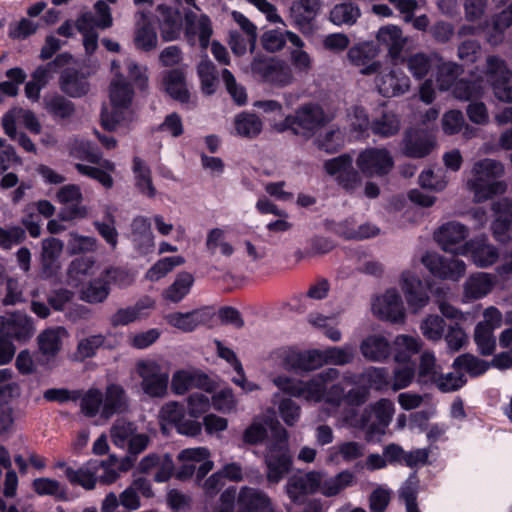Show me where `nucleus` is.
<instances>
[{"label":"nucleus","mask_w":512,"mask_h":512,"mask_svg":"<svg viewBox=\"0 0 512 512\" xmlns=\"http://www.w3.org/2000/svg\"><path fill=\"white\" fill-rule=\"evenodd\" d=\"M353 167V158L342 154L324 163L327 174L334 176L337 184L345 191L353 193L362 184V176L381 178L387 176L394 167V159L386 148L369 147L359 152Z\"/></svg>","instance_id":"1"},{"label":"nucleus","mask_w":512,"mask_h":512,"mask_svg":"<svg viewBox=\"0 0 512 512\" xmlns=\"http://www.w3.org/2000/svg\"><path fill=\"white\" fill-rule=\"evenodd\" d=\"M268 428L271 430L272 438L265 454L266 476L269 483L277 484L290 471L292 465L287 431L272 420L256 418L244 431L243 440L249 444L259 443L267 437Z\"/></svg>","instance_id":"2"},{"label":"nucleus","mask_w":512,"mask_h":512,"mask_svg":"<svg viewBox=\"0 0 512 512\" xmlns=\"http://www.w3.org/2000/svg\"><path fill=\"white\" fill-rule=\"evenodd\" d=\"M472 177L467 185L473 192L476 202H483L492 197L503 194L507 185L498 180L504 174V165L495 159L485 158L474 163Z\"/></svg>","instance_id":"3"},{"label":"nucleus","mask_w":512,"mask_h":512,"mask_svg":"<svg viewBox=\"0 0 512 512\" xmlns=\"http://www.w3.org/2000/svg\"><path fill=\"white\" fill-rule=\"evenodd\" d=\"M340 371L327 368L309 380L296 379L287 375H278L272 379L273 384L284 394L301 398L307 402L319 403L323 396L324 384L338 379Z\"/></svg>","instance_id":"4"},{"label":"nucleus","mask_w":512,"mask_h":512,"mask_svg":"<svg viewBox=\"0 0 512 512\" xmlns=\"http://www.w3.org/2000/svg\"><path fill=\"white\" fill-rule=\"evenodd\" d=\"M329 121L330 117L320 105L307 103L300 106L294 115H288L283 121L274 123L273 128L279 133L290 130L294 135L309 139Z\"/></svg>","instance_id":"5"},{"label":"nucleus","mask_w":512,"mask_h":512,"mask_svg":"<svg viewBox=\"0 0 512 512\" xmlns=\"http://www.w3.org/2000/svg\"><path fill=\"white\" fill-rule=\"evenodd\" d=\"M118 69L119 64L112 61L111 70L115 74L109 90L112 111L109 112L107 108H103L101 113L102 126L109 131L115 130L117 125L125 119V113L134 94L131 85L118 73Z\"/></svg>","instance_id":"6"},{"label":"nucleus","mask_w":512,"mask_h":512,"mask_svg":"<svg viewBox=\"0 0 512 512\" xmlns=\"http://www.w3.org/2000/svg\"><path fill=\"white\" fill-rule=\"evenodd\" d=\"M394 404L388 399H380L366 407L359 420L358 427L366 432L367 439L377 434H384L392 420Z\"/></svg>","instance_id":"7"},{"label":"nucleus","mask_w":512,"mask_h":512,"mask_svg":"<svg viewBox=\"0 0 512 512\" xmlns=\"http://www.w3.org/2000/svg\"><path fill=\"white\" fill-rule=\"evenodd\" d=\"M136 371L141 378V389L150 398H163L167 395L169 373L154 360L137 363Z\"/></svg>","instance_id":"8"},{"label":"nucleus","mask_w":512,"mask_h":512,"mask_svg":"<svg viewBox=\"0 0 512 512\" xmlns=\"http://www.w3.org/2000/svg\"><path fill=\"white\" fill-rule=\"evenodd\" d=\"M279 364L288 372L303 374L320 368L319 349L301 350L284 347L275 352Z\"/></svg>","instance_id":"9"},{"label":"nucleus","mask_w":512,"mask_h":512,"mask_svg":"<svg viewBox=\"0 0 512 512\" xmlns=\"http://www.w3.org/2000/svg\"><path fill=\"white\" fill-rule=\"evenodd\" d=\"M375 74V88L384 98L399 97L410 90V78L395 64L386 66L381 64V68Z\"/></svg>","instance_id":"10"},{"label":"nucleus","mask_w":512,"mask_h":512,"mask_svg":"<svg viewBox=\"0 0 512 512\" xmlns=\"http://www.w3.org/2000/svg\"><path fill=\"white\" fill-rule=\"evenodd\" d=\"M485 75L494 96L501 102L512 103V70L505 60L495 55L488 56Z\"/></svg>","instance_id":"11"},{"label":"nucleus","mask_w":512,"mask_h":512,"mask_svg":"<svg viewBox=\"0 0 512 512\" xmlns=\"http://www.w3.org/2000/svg\"><path fill=\"white\" fill-rule=\"evenodd\" d=\"M252 72L264 82L284 87L294 80L292 68L283 60L273 57H256L251 63Z\"/></svg>","instance_id":"12"},{"label":"nucleus","mask_w":512,"mask_h":512,"mask_svg":"<svg viewBox=\"0 0 512 512\" xmlns=\"http://www.w3.org/2000/svg\"><path fill=\"white\" fill-rule=\"evenodd\" d=\"M325 472L313 470L303 474H294L287 480L285 492L295 505L305 504L307 497L318 492L320 480Z\"/></svg>","instance_id":"13"},{"label":"nucleus","mask_w":512,"mask_h":512,"mask_svg":"<svg viewBox=\"0 0 512 512\" xmlns=\"http://www.w3.org/2000/svg\"><path fill=\"white\" fill-rule=\"evenodd\" d=\"M424 266L436 277L452 281H458L466 272V264L463 260L454 257L446 258L436 253H426L422 257Z\"/></svg>","instance_id":"14"},{"label":"nucleus","mask_w":512,"mask_h":512,"mask_svg":"<svg viewBox=\"0 0 512 512\" xmlns=\"http://www.w3.org/2000/svg\"><path fill=\"white\" fill-rule=\"evenodd\" d=\"M467 235L468 230L466 226L452 221L439 227L434 234V238L444 251L465 255L467 254L466 243H461L466 239Z\"/></svg>","instance_id":"15"},{"label":"nucleus","mask_w":512,"mask_h":512,"mask_svg":"<svg viewBox=\"0 0 512 512\" xmlns=\"http://www.w3.org/2000/svg\"><path fill=\"white\" fill-rule=\"evenodd\" d=\"M372 311L383 320L393 323L403 322L405 311L403 301L396 289H388L372 302Z\"/></svg>","instance_id":"16"},{"label":"nucleus","mask_w":512,"mask_h":512,"mask_svg":"<svg viewBox=\"0 0 512 512\" xmlns=\"http://www.w3.org/2000/svg\"><path fill=\"white\" fill-rule=\"evenodd\" d=\"M56 197L59 203L66 205L58 215L62 221H72L87 216L86 207L81 205L82 193L79 186L65 185L59 189Z\"/></svg>","instance_id":"17"},{"label":"nucleus","mask_w":512,"mask_h":512,"mask_svg":"<svg viewBox=\"0 0 512 512\" xmlns=\"http://www.w3.org/2000/svg\"><path fill=\"white\" fill-rule=\"evenodd\" d=\"M435 135L428 129H410L402 141L403 153L411 158H423L435 147Z\"/></svg>","instance_id":"18"},{"label":"nucleus","mask_w":512,"mask_h":512,"mask_svg":"<svg viewBox=\"0 0 512 512\" xmlns=\"http://www.w3.org/2000/svg\"><path fill=\"white\" fill-rule=\"evenodd\" d=\"M23 125L33 134L41 132V124L36 115L21 107H14L7 111L2 117V127L4 132L10 138L17 136V125Z\"/></svg>","instance_id":"19"},{"label":"nucleus","mask_w":512,"mask_h":512,"mask_svg":"<svg viewBox=\"0 0 512 512\" xmlns=\"http://www.w3.org/2000/svg\"><path fill=\"white\" fill-rule=\"evenodd\" d=\"M185 37L189 44L195 45L199 42L203 49H207L213 33L212 23L206 15H196L193 12L185 15Z\"/></svg>","instance_id":"20"},{"label":"nucleus","mask_w":512,"mask_h":512,"mask_svg":"<svg viewBox=\"0 0 512 512\" xmlns=\"http://www.w3.org/2000/svg\"><path fill=\"white\" fill-rule=\"evenodd\" d=\"M211 386L209 377L196 369L177 370L173 373L171 379V390L177 395H184L192 388L209 391Z\"/></svg>","instance_id":"21"},{"label":"nucleus","mask_w":512,"mask_h":512,"mask_svg":"<svg viewBox=\"0 0 512 512\" xmlns=\"http://www.w3.org/2000/svg\"><path fill=\"white\" fill-rule=\"evenodd\" d=\"M16 324L20 326L19 331L15 329V325H12L0 332V365L9 363L15 354V346L10 336H14L16 339H26L31 334L32 327L26 316L19 315Z\"/></svg>","instance_id":"22"},{"label":"nucleus","mask_w":512,"mask_h":512,"mask_svg":"<svg viewBox=\"0 0 512 512\" xmlns=\"http://www.w3.org/2000/svg\"><path fill=\"white\" fill-rule=\"evenodd\" d=\"M212 312L207 308L195 309L190 312H173L165 316L167 323L182 332H192L212 319Z\"/></svg>","instance_id":"23"},{"label":"nucleus","mask_w":512,"mask_h":512,"mask_svg":"<svg viewBox=\"0 0 512 512\" xmlns=\"http://www.w3.org/2000/svg\"><path fill=\"white\" fill-rule=\"evenodd\" d=\"M237 512H274L270 497L262 490L244 486L237 498Z\"/></svg>","instance_id":"24"},{"label":"nucleus","mask_w":512,"mask_h":512,"mask_svg":"<svg viewBox=\"0 0 512 512\" xmlns=\"http://www.w3.org/2000/svg\"><path fill=\"white\" fill-rule=\"evenodd\" d=\"M378 55V49L370 43H360L351 47L347 52L349 61L362 67L360 72L363 75H371L381 68L380 61H374Z\"/></svg>","instance_id":"25"},{"label":"nucleus","mask_w":512,"mask_h":512,"mask_svg":"<svg viewBox=\"0 0 512 512\" xmlns=\"http://www.w3.org/2000/svg\"><path fill=\"white\" fill-rule=\"evenodd\" d=\"M401 288L408 305L417 311L429 301L427 289L423 282L412 272L405 271L401 275Z\"/></svg>","instance_id":"26"},{"label":"nucleus","mask_w":512,"mask_h":512,"mask_svg":"<svg viewBox=\"0 0 512 512\" xmlns=\"http://www.w3.org/2000/svg\"><path fill=\"white\" fill-rule=\"evenodd\" d=\"M137 17L133 37L134 46L140 51L150 52L156 49L158 44L156 29L145 12H138Z\"/></svg>","instance_id":"27"},{"label":"nucleus","mask_w":512,"mask_h":512,"mask_svg":"<svg viewBox=\"0 0 512 512\" xmlns=\"http://www.w3.org/2000/svg\"><path fill=\"white\" fill-rule=\"evenodd\" d=\"M73 298L74 292L68 289H59L50 294L48 303L54 310L65 312L69 320L76 321L84 318L88 309L84 305L72 303Z\"/></svg>","instance_id":"28"},{"label":"nucleus","mask_w":512,"mask_h":512,"mask_svg":"<svg viewBox=\"0 0 512 512\" xmlns=\"http://www.w3.org/2000/svg\"><path fill=\"white\" fill-rule=\"evenodd\" d=\"M495 284V277L490 273L478 272L470 275L463 286L464 301L478 300L488 295Z\"/></svg>","instance_id":"29"},{"label":"nucleus","mask_w":512,"mask_h":512,"mask_svg":"<svg viewBox=\"0 0 512 512\" xmlns=\"http://www.w3.org/2000/svg\"><path fill=\"white\" fill-rule=\"evenodd\" d=\"M467 253H471L473 263L478 267H489L499 258L498 249L485 237H477L466 242Z\"/></svg>","instance_id":"30"},{"label":"nucleus","mask_w":512,"mask_h":512,"mask_svg":"<svg viewBox=\"0 0 512 512\" xmlns=\"http://www.w3.org/2000/svg\"><path fill=\"white\" fill-rule=\"evenodd\" d=\"M59 85L62 92L72 98H80L90 89L87 75L75 68H67L61 73Z\"/></svg>","instance_id":"31"},{"label":"nucleus","mask_w":512,"mask_h":512,"mask_svg":"<svg viewBox=\"0 0 512 512\" xmlns=\"http://www.w3.org/2000/svg\"><path fill=\"white\" fill-rule=\"evenodd\" d=\"M154 305L155 301L151 297L145 296L138 300L134 306L118 309L111 316L110 323L114 327L128 325L145 316L146 311L152 309Z\"/></svg>","instance_id":"32"},{"label":"nucleus","mask_w":512,"mask_h":512,"mask_svg":"<svg viewBox=\"0 0 512 512\" xmlns=\"http://www.w3.org/2000/svg\"><path fill=\"white\" fill-rule=\"evenodd\" d=\"M99 464L90 460L78 469L72 467H66L65 476L72 485H78L85 490H92L96 487L99 481L97 475V468Z\"/></svg>","instance_id":"33"},{"label":"nucleus","mask_w":512,"mask_h":512,"mask_svg":"<svg viewBox=\"0 0 512 512\" xmlns=\"http://www.w3.org/2000/svg\"><path fill=\"white\" fill-rule=\"evenodd\" d=\"M320 7L319 0H296L290 7V15L300 30L309 29Z\"/></svg>","instance_id":"34"},{"label":"nucleus","mask_w":512,"mask_h":512,"mask_svg":"<svg viewBox=\"0 0 512 512\" xmlns=\"http://www.w3.org/2000/svg\"><path fill=\"white\" fill-rule=\"evenodd\" d=\"M356 484V476L350 470H343L334 476L321 478L318 492L325 497L339 495L345 489Z\"/></svg>","instance_id":"35"},{"label":"nucleus","mask_w":512,"mask_h":512,"mask_svg":"<svg viewBox=\"0 0 512 512\" xmlns=\"http://www.w3.org/2000/svg\"><path fill=\"white\" fill-rule=\"evenodd\" d=\"M158 9L161 13L159 27L162 38L165 41H173L178 39L183 26L181 13L176 9L162 5H160Z\"/></svg>","instance_id":"36"},{"label":"nucleus","mask_w":512,"mask_h":512,"mask_svg":"<svg viewBox=\"0 0 512 512\" xmlns=\"http://www.w3.org/2000/svg\"><path fill=\"white\" fill-rule=\"evenodd\" d=\"M360 351L369 361L383 362L390 356L391 345L384 336L370 335L362 341Z\"/></svg>","instance_id":"37"},{"label":"nucleus","mask_w":512,"mask_h":512,"mask_svg":"<svg viewBox=\"0 0 512 512\" xmlns=\"http://www.w3.org/2000/svg\"><path fill=\"white\" fill-rule=\"evenodd\" d=\"M103 399L102 415L106 418L111 417L115 413L123 412L128 407L126 391L119 384H109L106 387Z\"/></svg>","instance_id":"38"},{"label":"nucleus","mask_w":512,"mask_h":512,"mask_svg":"<svg viewBox=\"0 0 512 512\" xmlns=\"http://www.w3.org/2000/svg\"><path fill=\"white\" fill-rule=\"evenodd\" d=\"M93 461L100 465L97 468V475L99 476V482L103 484L115 482L119 478L121 471H127L132 466V462L128 457L119 460L114 455H110L106 460Z\"/></svg>","instance_id":"39"},{"label":"nucleus","mask_w":512,"mask_h":512,"mask_svg":"<svg viewBox=\"0 0 512 512\" xmlns=\"http://www.w3.org/2000/svg\"><path fill=\"white\" fill-rule=\"evenodd\" d=\"M194 281L191 273L186 271L178 273L172 284L163 290L162 298L171 303H179L189 294Z\"/></svg>","instance_id":"40"},{"label":"nucleus","mask_w":512,"mask_h":512,"mask_svg":"<svg viewBox=\"0 0 512 512\" xmlns=\"http://www.w3.org/2000/svg\"><path fill=\"white\" fill-rule=\"evenodd\" d=\"M131 237L135 246L141 252H145L153 247L154 237L149 218L137 216L133 219L131 223Z\"/></svg>","instance_id":"41"},{"label":"nucleus","mask_w":512,"mask_h":512,"mask_svg":"<svg viewBox=\"0 0 512 512\" xmlns=\"http://www.w3.org/2000/svg\"><path fill=\"white\" fill-rule=\"evenodd\" d=\"M63 250V242L57 238H47L42 241V266L47 276H52L59 268L58 259Z\"/></svg>","instance_id":"42"},{"label":"nucleus","mask_w":512,"mask_h":512,"mask_svg":"<svg viewBox=\"0 0 512 512\" xmlns=\"http://www.w3.org/2000/svg\"><path fill=\"white\" fill-rule=\"evenodd\" d=\"M209 458L210 452L205 447L183 449L178 454V460L181 462H201L196 472L198 480L203 479L213 469L214 463Z\"/></svg>","instance_id":"43"},{"label":"nucleus","mask_w":512,"mask_h":512,"mask_svg":"<svg viewBox=\"0 0 512 512\" xmlns=\"http://www.w3.org/2000/svg\"><path fill=\"white\" fill-rule=\"evenodd\" d=\"M166 92L181 103H189L190 93L186 87L184 73L179 69L168 71L164 76Z\"/></svg>","instance_id":"44"},{"label":"nucleus","mask_w":512,"mask_h":512,"mask_svg":"<svg viewBox=\"0 0 512 512\" xmlns=\"http://www.w3.org/2000/svg\"><path fill=\"white\" fill-rule=\"evenodd\" d=\"M64 336H67V331L63 327L44 330L38 336L39 350L47 357H54L61 349Z\"/></svg>","instance_id":"45"},{"label":"nucleus","mask_w":512,"mask_h":512,"mask_svg":"<svg viewBox=\"0 0 512 512\" xmlns=\"http://www.w3.org/2000/svg\"><path fill=\"white\" fill-rule=\"evenodd\" d=\"M364 445L355 441H347L328 449V462L339 463L354 461L364 455Z\"/></svg>","instance_id":"46"},{"label":"nucleus","mask_w":512,"mask_h":512,"mask_svg":"<svg viewBox=\"0 0 512 512\" xmlns=\"http://www.w3.org/2000/svg\"><path fill=\"white\" fill-rule=\"evenodd\" d=\"M393 345L395 361L398 363H406L420 352L422 341L419 337L398 335L395 338Z\"/></svg>","instance_id":"47"},{"label":"nucleus","mask_w":512,"mask_h":512,"mask_svg":"<svg viewBox=\"0 0 512 512\" xmlns=\"http://www.w3.org/2000/svg\"><path fill=\"white\" fill-rule=\"evenodd\" d=\"M329 290L330 284L328 280L319 279L309 287L306 294L293 297L289 302L290 306L298 312H304L307 310L306 303L309 299L322 300L327 297Z\"/></svg>","instance_id":"48"},{"label":"nucleus","mask_w":512,"mask_h":512,"mask_svg":"<svg viewBox=\"0 0 512 512\" xmlns=\"http://www.w3.org/2000/svg\"><path fill=\"white\" fill-rule=\"evenodd\" d=\"M320 368L325 364L343 366L350 364L355 356V348L346 344L342 347H328L319 349Z\"/></svg>","instance_id":"49"},{"label":"nucleus","mask_w":512,"mask_h":512,"mask_svg":"<svg viewBox=\"0 0 512 512\" xmlns=\"http://www.w3.org/2000/svg\"><path fill=\"white\" fill-rule=\"evenodd\" d=\"M377 40L388 48V54L396 60L404 46L402 31L394 25L385 26L379 29Z\"/></svg>","instance_id":"50"},{"label":"nucleus","mask_w":512,"mask_h":512,"mask_svg":"<svg viewBox=\"0 0 512 512\" xmlns=\"http://www.w3.org/2000/svg\"><path fill=\"white\" fill-rule=\"evenodd\" d=\"M234 126L237 135L252 139L261 133L263 123L256 114L242 112L235 117Z\"/></svg>","instance_id":"51"},{"label":"nucleus","mask_w":512,"mask_h":512,"mask_svg":"<svg viewBox=\"0 0 512 512\" xmlns=\"http://www.w3.org/2000/svg\"><path fill=\"white\" fill-rule=\"evenodd\" d=\"M370 129L373 134L382 138L391 137L400 129V119L392 111H383L380 117L372 120Z\"/></svg>","instance_id":"52"},{"label":"nucleus","mask_w":512,"mask_h":512,"mask_svg":"<svg viewBox=\"0 0 512 512\" xmlns=\"http://www.w3.org/2000/svg\"><path fill=\"white\" fill-rule=\"evenodd\" d=\"M184 263L185 258L180 255L163 257L147 270L145 279L151 282H157Z\"/></svg>","instance_id":"53"},{"label":"nucleus","mask_w":512,"mask_h":512,"mask_svg":"<svg viewBox=\"0 0 512 512\" xmlns=\"http://www.w3.org/2000/svg\"><path fill=\"white\" fill-rule=\"evenodd\" d=\"M484 90L481 78L459 79L452 88L453 96L461 101H469L482 96Z\"/></svg>","instance_id":"54"},{"label":"nucleus","mask_w":512,"mask_h":512,"mask_svg":"<svg viewBox=\"0 0 512 512\" xmlns=\"http://www.w3.org/2000/svg\"><path fill=\"white\" fill-rule=\"evenodd\" d=\"M135 185L142 194L153 198L156 195V189L153 186L151 170L139 157H134L132 167Z\"/></svg>","instance_id":"55"},{"label":"nucleus","mask_w":512,"mask_h":512,"mask_svg":"<svg viewBox=\"0 0 512 512\" xmlns=\"http://www.w3.org/2000/svg\"><path fill=\"white\" fill-rule=\"evenodd\" d=\"M361 16L358 5L352 2L336 4L330 11L329 19L335 25H353Z\"/></svg>","instance_id":"56"},{"label":"nucleus","mask_w":512,"mask_h":512,"mask_svg":"<svg viewBox=\"0 0 512 512\" xmlns=\"http://www.w3.org/2000/svg\"><path fill=\"white\" fill-rule=\"evenodd\" d=\"M360 377L368 390L384 391L390 387V375L385 367H368L360 373Z\"/></svg>","instance_id":"57"},{"label":"nucleus","mask_w":512,"mask_h":512,"mask_svg":"<svg viewBox=\"0 0 512 512\" xmlns=\"http://www.w3.org/2000/svg\"><path fill=\"white\" fill-rule=\"evenodd\" d=\"M44 106L50 115L59 119H67L75 111L73 102L59 94L46 96L44 98Z\"/></svg>","instance_id":"58"},{"label":"nucleus","mask_w":512,"mask_h":512,"mask_svg":"<svg viewBox=\"0 0 512 512\" xmlns=\"http://www.w3.org/2000/svg\"><path fill=\"white\" fill-rule=\"evenodd\" d=\"M110 293V286L104 275L90 281L81 291V298L91 304L103 302Z\"/></svg>","instance_id":"59"},{"label":"nucleus","mask_w":512,"mask_h":512,"mask_svg":"<svg viewBox=\"0 0 512 512\" xmlns=\"http://www.w3.org/2000/svg\"><path fill=\"white\" fill-rule=\"evenodd\" d=\"M136 433L137 426L135 423L123 418L117 419L110 430L111 440L119 448H126V445Z\"/></svg>","instance_id":"60"},{"label":"nucleus","mask_w":512,"mask_h":512,"mask_svg":"<svg viewBox=\"0 0 512 512\" xmlns=\"http://www.w3.org/2000/svg\"><path fill=\"white\" fill-rule=\"evenodd\" d=\"M33 490L39 496H52L57 500H66L67 492L64 486L55 479L40 477L32 482Z\"/></svg>","instance_id":"61"},{"label":"nucleus","mask_w":512,"mask_h":512,"mask_svg":"<svg viewBox=\"0 0 512 512\" xmlns=\"http://www.w3.org/2000/svg\"><path fill=\"white\" fill-rule=\"evenodd\" d=\"M463 72L461 65L454 62H446L438 67L436 82L439 90H452L457 78Z\"/></svg>","instance_id":"62"},{"label":"nucleus","mask_w":512,"mask_h":512,"mask_svg":"<svg viewBox=\"0 0 512 512\" xmlns=\"http://www.w3.org/2000/svg\"><path fill=\"white\" fill-rule=\"evenodd\" d=\"M490 366L491 363L471 354H462L453 362V367L455 369L464 370L472 376L484 374Z\"/></svg>","instance_id":"63"},{"label":"nucleus","mask_w":512,"mask_h":512,"mask_svg":"<svg viewBox=\"0 0 512 512\" xmlns=\"http://www.w3.org/2000/svg\"><path fill=\"white\" fill-rule=\"evenodd\" d=\"M183 418L184 408L176 401L164 404L159 411V421L163 432H166L169 427H175Z\"/></svg>","instance_id":"64"}]
</instances>
